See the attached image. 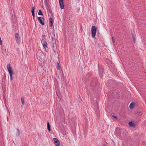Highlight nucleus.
I'll return each mask as SVG.
<instances>
[{
  "label": "nucleus",
  "instance_id": "nucleus-16",
  "mask_svg": "<svg viewBox=\"0 0 146 146\" xmlns=\"http://www.w3.org/2000/svg\"><path fill=\"white\" fill-rule=\"evenodd\" d=\"M47 125L48 130L50 132L51 131L50 126L49 123L48 122H47Z\"/></svg>",
  "mask_w": 146,
  "mask_h": 146
},
{
  "label": "nucleus",
  "instance_id": "nucleus-28",
  "mask_svg": "<svg viewBox=\"0 0 146 146\" xmlns=\"http://www.w3.org/2000/svg\"><path fill=\"white\" fill-rule=\"evenodd\" d=\"M114 36H112V41L113 43H114L115 42V40L114 39Z\"/></svg>",
  "mask_w": 146,
  "mask_h": 146
},
{
  "label": "nucleus",
  "instance_id": "nucleus-27",
  "mask_svg": "<svg viewBox=\"0 0 146 146\" xmlns=\"http://www.w3.org/2000/svg\"><path fill=\"white\" fill-rule=\"evenodd\" d=\"M17 131H18V136H19V134H20V131H19V129H18V128H17Z\"/></svg>",
  "mask_w": 146,
  "mask_h": 146
},
{
  "label": "nucleus",
  "instance_id": "nucleus-7",
  "mask_svg": "<svg viewBox=\"0 0 146 146\" xmlns=\"http://www.w3.org/2000/svg\"><path fill=\"white\" fill-rule=\"evenodd\" d=\"M37 19L41 25H44V23L43 21L44 20V17H38L37 18Z\"/></svg>",
  "mask_w": 146,
  "mask_h": 146
},
{
  "label": "nucleus",
  "instance_id": "nucleus-3",
  "mask_svg": "<svg viewBox=\"0 0 146 146\" xmlns=\"http://www.w3.org/2000/svg\"><path fill=\"white\" fill-rule=\"evenodd\" d=\"M97 28L95 26H93L91 28L92 36L93 37H95L97 32Z\"/></svg>",
  "mask_w": 146,
  "mask_h": 146
},
{
  "label": "nucleus",
  "instance_id": "nucleus-11",
  "mask_svg": "<svg viewBox=\"0 0 146 146\" xmlns=\"http://www.w3.org/2000/svg\"><path fill=\"white\" fill-rule=\"evenodd\" d=\"M99 70L100 71L99 75L100 77H102V76L104 72V70L102 68H100L99 69Z\"/></svg>",
  "mask_w": 146,
  "mask_h": 146
},
{
  "label": "nucleus",
  "instance_id": "nucleus-26",
  "mask_svg": "<svg viewBox=\"0 0 146 146\" xmlns=\"http://www.w3.org/2000/svg\"><path fill=\"white\" fill-rule=\"evenodd\" d=\"M56 143L57 144H56L55 146H59L60 145V142Z\"/></svg>",
  "mask_w": 146,
  "mask_h": 146
},
{
  "label": "nucleus",
  "instance_id": "nucleus-13",
  "mask_svg": "<svg viewBox=\"0 0 146 146\" xmlns=\"http://www.w3.org/2000/svg\"><path fill=\"white\" fill-rule=\"evenodd\" d=\"M129 125L131 127H134L135 126V123L132 121H130L129 123Z\"/></svg>",
  "mask_w": 146,
  "mask_h": 146
},
{
  "label": "nucleus",
  "instance_id": "nucleus-21",
  "mask_svg": "<svg viewBox=\"0 0 146 146\" xmlns=\"http://www.w3.org/2000/svg\"><path fill=\"white\" fill-rule=\"evenodd\" d=\"M38 14L40 15H43V13L41 10H39Z\"/></svg>",
  "mask_w": 146,
  "mask_h": 146
},
{
  "label": "nucleus",
  "instance_id": "nucleus-25",
  "mask_svg": "<svg viewBox=\"0 0 146 146\" xmlns=\"http://www.w3.org/2000/svg\"><path fill=\"white\" fill-rule=\"evenodd\" d=\"M44 3H45L46 6L47 7L48 6V4L47 3V0H44Z\"/></svg>",
  "mask_w": 146,
  "mask_h": 146
},
{
  "label": "nucleus",
  "instance_id": "nucleus-5",
  "mask_svg": "<svg viewBox=\"0 0 146 146\" xmlns=\"http://www.w3.org/2000/svg\"><path fill=\"white\" fill-rule=\"evenodd\" d=\"M121 138H123L126 136V131L123 129H120L119 130Z\"/></svg>",
  "mask_w": 146,
  "mask_h": 146
},
{
  "label": "nucleus",
  "instance_id": "nucleus-10",
  "mask_svg": "<svg viewBox=\"0 0 146 146\" xmlns=\"http://www.w3.org/2000/svg\"><path fill=\"white\" fill-rule=\"evenodd\" d=\"M35 7H33L31 9V13L33 17V19H34L35 17Z\"/></svg>",
  "mask_w": 146,
  "mask_h": 146
},
{
  "label": "nucleus",
  "instance_id": "nucleus-23",
  "mask_svg": "<svg viewBox=\"0 0 146 146\" xmlns=\"http://www.w3.org/2000/svg\"><path fill=\"white\" fill-rule=\"evenodd\" d=\"M57 68L58 70H60V66H59V62H57Z\"/></svg>",
  "mask_w": 146,
  "mask_h": 146
},
{
  "label": "nucleus",
  "instance_id": "nucleus-29",
  "mask_svg": "<svg viewBox=\"0 0 146 146\" xmlns=\"http://www.w3.org/2000/svg\"><path fill=\"white\" fill-rule=\"evenodd\" d=\"M112 117L114 118L115 119H117V117L115 116V115H112Z\"/></svg>",
  "mask_w": 146,
  "mask_h": 146
},
{
  "label": "nucleus",
  "instance_id": "nucleus-32",
  "mask_svg": "<svg viewBox=\"0 0 146 146\" xmlns=\"http://www.w3.org/2000/svg\"><path fill=\"white\" fill-rule=\"evenodd\" d=\"M53 39H53L52 38V40H53Z\"/></svg>",
  "mask_w": 146,
  "mask_h": 146
},
{
  "label": "nucleus",
  "instance_id": "nucleus-14",
  "mask_svg": "<svg viewBox=\"0 0 146 146\" xmlns=\"http://www.w3.org/2000/svg\"><path fill=\"white\" fill-rule=\"evenodd\" d=\"M46 36L45 35H42V38L41 39V42H43V41H46Z\"/></svg>",
  "mask_w": 146,
  "mask_h": 146
},
{
  "label": "nucleus",
  "instance_id": "nucleus-22",
  "mask_svg": "<svg viewBox=\"0 0 146 146\" xmlns=\"http://www.w3.org/2000/svg\"><path fill=\"white\" fill-rule=\"evenodd\" d=\"M2 88L3 90L5 89V84L4 83L1 84Z\"/></svg>",
  "mask_w": 146,
  "mask_h": 146
},
{
  "label": "nucleus",
  "instance_id": "nucleus-20",
  "mask_svg": "<svg viewBox=\"0 0 146 146\" xmlns=\"http://www.w3.org/2000/svg\"><path fill=\"white\" fill-rule=\"evenodd\" d=\"M21 101L22 104V106L24 105L25 103L24 98H21Z\"/></svg>",
  "mask_w": 146,
  "mask_h": 146
},
{
  "label": "nucleus",
  "instance_id": "nucleus-31",
  "mask_svg": "<svg viewBox=\"0 0 146 146\" xmlns=\"http://www.w3.org/2000/svg\"><path fill=\"white\" fill-rule=\"evenodd\" d=\"M104 146H108L107 145H104Z\"/></svg>",
  "mask_w": 146,
  "mask_h": 146
},
{
  "label": "nucleus",
  "instance_id": "nucleus-6",
  "mask_svg": "<svg viewBox=\"0 0 146 146\" xmlns=\"http://www.w3.org/2000/svg\"><path fill=\"white\" fill-rule=\"evenodd\" d=\"M15 36L17 42L18 44H19L20 43V38L19 33H16Z\"/></svg>",
  "mask_w": 146,
  "mask_h": 146
},
{
  "label": "nucleus",
  "instance_id": "nucleus-17",
  "mask_svg": "<svg viewBox=\"0 0 146 146\" xmlns=\"http://www.w3.org/2000/svg\"><path fill=\"white\" fill-rule=\"evenodd\" d=\"M47 9L48 13H49L50 14H51L52 13V12L51 10V9L49 7H48L47 8Z\"/></svg>",
  "mask_w": 146,
  "mask_h": 146
},
{
  "label": "nucleus",
  "instance_id": "nucleus-1",
  "mask_svg": "<svg viewBox=\"0 0 146 146\" xmlns=\"http://www.w3.org/2000/svg\"><path fill=\"white\" fill-rule=\"evenodd\" d=\"M100 84L98 82L96 78H94L93 80L86 87V89L88 90V89H97L98 88Z\"/></svg>",
  "mask_w": 146,
  "mask_h": 146
},
{
  "label": "nucleus",
  "instance_id": "nucleus-18",
  "mask_svg": "<svg viewBox=\"0 0 146 146\" xmlns=\"http://www.w3.org/2000/svg\"><path fill=\"white\" fill-rule=\"evenodd\" d=\"M53 141H54V143H56L59 142V141L56 138H54L52 139Z\"/></svg>",
  "mask_w": 146,
  "mask_h": 146
},
{
  "label": "nucleus",
  "instance_id": "nucleus-30",
  "mask_svg": "<svg viewBox=\"0 0 146 146\" xmlns=\"http://www.w3.org/2000/svg\"><path fill=\"white\" fill-rule=\"evenodd\" d=\"M3 93L5 94L6 92H5V89H3Z\"/></svg>",
  "mask_w": 146,
  "mask_h": 146
},
{
  "label": "nucleus",
  "instance_id": "nucleus-12",
  "mask_svg": "<svg viewBox=\"0 0 146 146\" xmlns=\"http://www.w3.org/2000/svg\"><path fill=\"white\" fill-rule=\"evenodd\" d=\"M43 47L46 49L47 48V43L46 41H43V42H42Z\"/></svg>",
  "mask_w": 146,
  "mask_h": 146
},
{
  "label": "nucleus",
  "instance_id": "nucleus-19",
  "mask_svg": "<svg viewBox=\"0 0 146 146\" xmlns=\"http://www.w3.org/2000/svg\"><path fill=\"white\" fill-rule=\"evenodd\" d=\"M132 38H133V42L134 43H135V34H134L132 33Z\"/></svg>",
  "mask_w": 146,
  "mask_h": 146
},
{
  "label": "nucleus",
  "instance_id": "nucleus-15",
  "mask_svg": "<svg viewBox=\"0 0 146 146\" xmlns=\"http://www.w3.org/2000/svg\"><path fill=\"white\" fill-rule=\"evenodd\" d=\"M134 106V104L133 102H131L130 104L129 107L130 109H132Z\"/></svg>",
  "mask_w": 146,
  "mask_h": 146
},
{
  "label": "nucleus",
  "instance_id": "nucleus-8",
  "mask_svg": "<svg viewBox=\"0 0 146 146\" xmlns=\"http://www.w3.org/2000/svg\"><path fill=\"white\" fill-rule=\"evenodd\" d=\"M59 2L61 9H63L64 7V6L63 0H59Z\"/></svg>",
  "mask_w": 146,
  "mask_h": 146
},
{
  "label": "nucleus",
  "instance_id": "nucleus-24",
  "mask_svg": "<svg viewBox=\"0 0 146 146\" xmlns=\"http://www.w3.org/2000/svg\"><path fill=\"white\" fill-rule=\"evenodd\" d=\"M96 112L97 113V117H99L100 116V113H99L98 111H96Z\"/></svg>",
  "mask_w": 146,
  "mask_h": 146
},
{
  "label": "nucleus",
  "instance_id": "nucleus-9",
  "mask_svg": "<svg viewBox=\"0 0 146 146\" xmlns=\"http://www.w3.org/2000/svg\"><path fill=\"white\" fill-rule=\"evenodd\" d=\"M49 27H51L52 26V25L53 23V20L52 18H50L49 19Z\"/></svg>",
  "mask_w": 146,
  "mask_h": 146
},
{
  "label": "nucleus",
  "instance_id": "nucleus-4",
  "mask_svg": "<svg viewBox=\"0 0 146 146\" xmlns=\"http://www.w3.org/2000/svg\"><path fill=\"white\" fill-rule=\"evenodd\" d=\"M93 73L92 72H89L85 75L84 82L85 83L86 82L89 78L92 76Z\"/></svg>",
  "mask_w": 146,
  "mask_h": 146
},
{
  "label": "nucleus",
  "instance_id": "nucleus-2",
  "mask_svg": "<svg viewBox=\"0 0 146 146\" xmlns=\"http://www.w3.org/2000/svg\"><path fill=\"white\" fill-rule=\"evenodd\" d=\"M7 68L9 73L10 79L11 80H13L12 75L14 74V73H13V71L12 70V67H11L10 64H8L7 65Z\"/></svg>",
  "mask_w": 146,
  "mask_h": 146
}]
</instances>
